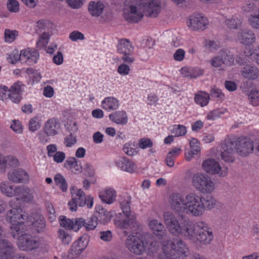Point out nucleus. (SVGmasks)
<instances>
[{
  "mask_svg": "<svg viewBox=\"0 0 259 259\" xmlns=\"http://www.w3.org/2000/svg\"><path fill=\"white\" fill-rule=\"evenodd\" d=\"M163 219L168 231L174 235L204 245L209 244L213 240L211 229L203 222L193 224L187 219L175 217L170 212H164Z\"/></svg>",
  "mask_w": 259,
  "mask_h": 259,
  "instance_id": "obj_1",
  "label": "nucleus"
},
{
  "mask_svg": "<svg viewBox=\"0 0 259 259\" xmlns=\"http://www.w3.org/2000/svg\"><path fill=\"white\" fill-rule=\"evenodd\" d=\"M217 200L212 196L203 198L197 194L191 192L185 196L179 193L172 194L169 200L171 208L179 213L191 217L202 216L205 210H211L215 207Z\"/></svg>",
  "mask_w": 259,
  "mask_h": 259,
  "instance_id": "obj_2",
  "label": "nucleus"
},
{
  "mask_svg": "<svg viewBox=\"0 0 259 259\" xmlns=\"http://www.w3.org/2000/svg\"><path fill=\"white\" fill-rule=\"evenodd\" d=\"M12 208L6 214L7 221L11 224V233L13 238L17 239L19 247L22 250H28L32 244L31 236L27 234V228L24 221L28 219L27 214L20 208L14 207L12 201L9 202Z\"/></svg>",
  "mask_w": 259,
  "mask_h": 259,
  "instance_id": "obj_3",
  "label": "nucleus"
},
{
  "mask_svg": "<svg viewBox=\"0 0 259 259\" xmlns=\"http://www.w3.org/2000/svg\"><path fill=\"white\" fill-rule=\"evenodd\" d=\"M163 0H125L124 18L128 21L138 22L144 15L156 17L160 12Z\"/></svg>",
  "mask_w": 259,
  "mask_h": 259,
  "instance_id": "obj_4",
  "label": "nucleus"
},
{
  "mask_svg": "<svg viewBox=\"0 0 259 259\" xmlns=\"http://www.w3.org/2000/svg\"><path fill=\"white\" fill-rule=\"evenodd\" d=\"M236 147L237 152L242 156H246L251 153L253 149L252 141L248 138H240L234 144L232 141H228L222 146L221 157L226 162L234 161L233 154Z\"/></svg>",
  "mask_w": 259,
  "mask_h": 259,
  "instance_id": "obj_5",
  "label": "nucleus"
},
{
  "mask_svg": "<svg viewBox=\"0 0 259 259\" xmlns=\"http://www.w3.org/2000/svg\"><path fill=\"white\" fill-rule=\"evenodd\" d=\"M131 198L128 196L123 198L120 201V206L124 216V219L117 217L114 220L115 225L120 229L133 228L138 226L137 215L131 210Z\"/></svg>",
  "mask_w": 259,
  "mask_h": 259,
  "instance_id": "obj_6",
  "label": "nucleus"
},
{
  "mask_svg": "<svg viewBox=\"0 0 259 259\" xmlns=\"http://www.w3.org/2000/svg\"><path fill=\"white\" fill-rule=\"evenodd\" d=\"M0 190L5 195L9 197H15L17 200L23 202H29L32 198L31 190L25 187L16 186L14 187L8 182H3L0 184Z\"/></svg>",
  "mask_w": 259,
  "mask_h": 259,
  "instance_id": "obj_7",
  "label": "nucleus"
},
{
  "mask_svg": "<svg viewBox=\"0 0 259 259\" xmlns=\"http://www.w3.org/2000/svg\"><path fill=\"white\" fill-rule=\"evenodd\" d=\"M71 195V200L68 203L70 210L75 211L77 206H84L87 205L88 208H91L93 206L94 198L91 195L86 196L85 193L81 189L75 186H72L70 188Z\"/></svg>",
  "mask_w": 259,
  "mask_h": 259,
  "instance_id": "obj_8",
  "label": "nucleus"
},
{
  "mask_svg": "<svg viewBox=\"0 0 259 259\" xmlns=\"http://www.w3.org/2000/svg\"><path fill=\"white\" fill-rule=\"evenodd\" d=\"M192 184L196 190L204 194H212L217 188L215 183L203 172H197L193 175Z\"/></svg>",
  "mask_w": 259,
  "mask_h": 259,
  "instance_id": "obj_9",
  "label": "nucleus"
},
{
  "mask_svg": "<svg viewBox=\"0 0 259 259\" xmlns=\"http://www.w3.org/2000/svg\"><path fill=\"white\" fill-rule=\"evenodd\" d=\"M125 245L131 252L140 255L147 250L152 251L156 250L159 243L152 242L148 245L143 238H140L137 236L130 235L125 240Z\"/></svg>",
  "mask_w": 259,
  "mask_h": 259,
  "instance_id": "obj_10",
  "label": "nucleus"
},
{
  "mask_svg": "<svg viewBox=\"0 0 259 259\" xmlns=\"http://www.w3.org/2000/svg\"><path fill=\"white\" fill-rule=\"evenodd\" d=\"M202 168L205 172L211 175L225 177L228 174L227 168L221 166L219 162L214 159L208 158L203 161Z\"/></svg>",
  "mask_w": 259,
  "mask_h": 259,
  "instance_id": "obj_11",
  "label": "nucleus"
},
{
  "mask_svg": "<svg viewBox=\"0 0 259 259\" xmlns=\"http://www.w3.org/2000/svg\"><path fill=\"white\" fill-rule=\"evenodd\" d=\"M234 59L233 55L227 50L221 51L217 55L213 57L209 61L210 65L219 70L223 69V64L231 65L233 64Z\"/></svg>",
  "mask_w": 259,
  "mask_h": 259,
  "instance_id": "obj_12",
  "label": "nucleus"
},
{
  "mask_svg": "<svg viewBox=\"0 0 259 259\" xmlns=\"http://www.w3.org/2000/svg\"><path fill=\"white\" fill-rule=\"evenodd\" d=\"M186 23L192 30H203L208 25L207 18L202 14H194L189 16Z\"/></svg>",
  "mask_w": 259,
  "mask_h": 259,
  "instance_id": "obj_13",
  "label": "nucleus"
},
{
  "mask_svg": "<svg viewBox=\"0 0 259 259\" xmlns=\"http://www.w3.org/2000/svg\"><path fill=\"white\" fill-rule=\"evenodd\" d=\"M0 228V259H26L24 257L14 255V249L12 244L2 239Z\"/></svg>",
  "mask_w": 259,
  "mask_h": 259,
  "instance_id": "obj_14",
  "label": "nucleus"
},
{
  "mask_svg": "<svg viewBox=\"0 0 259 259\" xmlns=\"http://www.w3.org/2000/svg\"><path fill=\"white\" fill-rule=\"evenodd\" d=\"M8 179L11 182L17 184H27L30 181V176L26 170L17 168L10 170L8 173Z\"/></svg>",
  "mask_w": 259,
  "mask_h": 259,
  "instance_id": "obj_15",
  "label": "nucleus"
},
{
  "mask_svg": "<svg viewBox=\"0 0 259 259\" xmlns=\"http://www.w3.org/2000/svg\"><path fill=\"white\" fill-rule=\"evenodd\" d=\"M114 164L118 169L130 174L135 173L137 170L136 164L125 157H117L114 160Z\"/></svg>",
  "mask_w": 259,
  "mask_h": 259,
  "instance_id": "obj_16",
  "label": "nucleus"
},
{
  "mask_svg": "<svg viewBox=\"0 0 259 259\" xmlns=\"http://www.w3.org/2000/svg\"><path fill=\"white\" fill-rule=\"evenodd\" d=\"M88 244V240L85 237H80L73 243L69 250L68 257L73 258L80 254L85 249Z\"/></svg>",
  "mask_w": 259,
  "mask_h": 259,
  "instance_id": "obj_17",
  "label": "nucleus"
},
{
  "mask_svg": "<svg viewBox=\"0 0 259 259\" xmlns=\"http://www.w3.org/2000/svg\"><path fill=\"white\" fill-rule=\"evenodd\" d=\"M61 131V123L56 118L48 119L45 124L44 132L49 136L57 135Z\"/></svg>",
  "mask_w": 259,
  "mask_h": 259,
  "instance_id": "obj_18",
  "label": "nucleus"
},
{
  "mask_svg": "<svg viewBox=\"0 0 259 259\" xmlns=\"http://www.w3.org/2000/svg\"><path fill=\"white\" fill-rule=\"evenodd\" d=\"M99 197L105 203L111 204L115 201L117 192L114 188L106 187L99 192Z\"/></svg>",
  "mask_w": 259,
  "mask_h": 259,
  "instance_id": "obj_19",
  "label": "nucleus"
},
{
  "mask_svg": "<svg viewBox=\"0 0 259 259\" xmlns=\"http://www.w3.org/2000/svg\"><path fill=\"white\" fill-rule=\"evenodd\" d=\"M95 209L96 217L101 224H105L109 223L114 214V211H109L100 205H97Z\"/></svg>",
  "mask_w": 259,
  "mask_h": 259,
  "instance_id": "obj_20",
  "label": "nucleus"
},
{
  "mask_svg": "<svg viewBox=\"0 0 259 259\" xmlns=\"http://www.w3.org/2000/svg\"><path fill=\"white\" fill-rule=\"evenodd\" d=\"M120 106L119 100L113 96L105 97L101 103V107L104 110L110 112L117 110Z\"/></svg>",
  "mask_w": 259,
  "mask_h": 259,
  "instance_id": "obj_21",
  "label": "nucleus"
},
{
  "mask_svg": "<svg viewBox=\"0 0 259 259\" xmlns=\"http://www.w3.org/2000/svg\"><path fill=\"white\" fill-rule=\"evenodd\" d=\"M254 33L250 30H242L237 34V39L245 45H250L255 41Z\"/></svg>",
  "mask_w": 259,
  "mask_h": 259,
  "instance_id": "obj_22",
  "label": "nucleus"
},
{
  "mask_svg": "<svg viewBox=\"0 0 259 259\" xmlns=\"http://www.w3.org/2000/svg\"><path fill=\"white\" fill-rule=\"evenodd\" d=\"M19 165V161L13 155L3 156L0 154V169L5 171L9 167H17Z\"/></svg>",
  "mask_w": 259,
  "mask_h": 259,
  "instance_id": "obj_23",
  "label": "nucleus"
},
{
  "mask_svg": "<svg viewBox=\"0 0 259 259\" xmlns=\"http://www.w3.org/2000/svg\"><path fill=\"white\" fill-rule=\"evenodd\" d=\"M64 167L75 174H78L82 171V166L79 161L74 157L67 158L64 163Z\"/></svg>",
  "mask_w": 259,
  "mask_h": 259,
  "instance_id": "obj_24",
  "label": "nucleus"
},
{
  "mask_svg": "<svg viewBox=\"0 0 259 259\" xmlns=\"http://www.w3.org/2000/svg\"><path fill=\"white\" fill-rule=\"evenodd\" d=\"M109 119L113 122L121 125L126 124L128 122V116L124 110H118L109 115Z\"/></svg>",
  "mask_w": 259,
  "mask_h": 259,
  "instance_id": "obj_25",
  "label": "nucleus"
},
{
  "mask_svg": "<svg viewBox=\"0 0 259 259\" xmlns=\"http://www.w3.org/2000/svg\"><path fill=\"white\" fill-rule=\"evenodd\" d=\"M190 150L186 151L185 157L187 161H190L194 155L198 154L200 151L199 142L195 138H192L189 141Z\"/></svg>",
  "mask_w": 259,
  "mask_h": 259,
  "instance_id": "obj_26",
  "label": "nucleus"
},
{
  "mask_svg": "<svg viewBox=\"0 0 259 259\" xmlns=\"http://www.w3.org/2000/svg\"><path fill=\"white\" fill-rule=\"evenodd\" d=\"M46 225V221L40 212H33V232H42L45 229Z\"/></svg>",
  "mask_w": 259,
  "mask_h": 259,
  "instance_id": "obj_27",
  "label": "nucleus"
},
{
  "mask_svg": "<svg viewBox=\"0 0 259 259\" xmlns=\"http://www.w3.org/2000/svg\"><path fill=\"white\" fill-rule=\"evenodd\" d=\"M24 89V85L21 82H17L11 85L9 89L11 95V101L18 103L21 100L20 93Z\"/></svg>",
  "mask_w": 259,
  "mask_h": 259,
  "instance_id": "obj_28",
  "label": "nucleus"
},
{
  "mask_svg": "<svg viewBox=\"0 0 259 259\" xmlns=\"http://www.w3.org/2000/svg\"><path fill=\"white\" fill-rule=\"evenodd\" d=\"M105 8V5L103 2L93 1L90 3L88 10L92 16L98 17L102 14Z\"/></svg>",
  "mask_w": 259,
  "mask_h": 259,
  "instance_id": "obj_29",
  "label": "nucleus"
},
{
  "mask_svg": "<svg viewBox=\"0 0 259 259\" xmlns=\"http://www.w3.org/2000/svg\"><path fill=\"white\" fill-rule=\"evenodd\" d=\"M181 152V147H174L169 151L165 160V163L168 167H172L174 166L175 160Z\"/></svg>",
  "mask_w": 259,
  "mask_h": 259,
  "instance_id": "obj_30",
  "label": "nucleus"
},
{
  "mask_svg": "<svg viewBox=\"0 0 259 259\" xmlns=\"http://www.w3.org/2000/svg\"><path fill=\"white\" fill-rule=\"evenodd\" d=\"M134 48L130 41L122 39L119 41L117 45L118 52L121 54H130L133 52Z\"/></svg>",
  "mask_w": 259,
  "mask_h": 259,
  "instance_id": "obj_31",
  "label": "nucleus"
},
{
  "mask_svg": "<svg viewBox=\"0 0 259 259\" xmlns=\"http://www.w3.org/2000/svg\"><path fill=\"white\" fill-rule=\"evenodd\" d=\"M259 74L258 69L255 67L247 66L245 67L242 71V75L248 79H255Z\"/></svg>",
  "mask_w": 259,
  "mask_h": 259,
  "instance_id": "obj_32",
  "label": "nucleus"
},
{
  "mask_svg": "<svg viewBox=\"0 0 259 259\" xmlns=\"http://www.w3.org/2000/svg\"><path fill=\"white\" fill-rule=\"evenodd\" d=\"M194 100L196 103L201 107L207 105L209 102V96L204 92H199L194 97Z\"/></svg>",
  "mask_w": 259,
  "mask_h": 259,
  "instance_id": "obj_33",
  "label": "nucleus"
},
{
  "mask_svg": "<svg viewBox=\"0 0 259 259\" xmlns=\"http://www.w3.org/2000/svg\"><path fill=\"white\" fill-rule=\"evenodd\" d=\"M56 185L58 187L62 192H66L68 189V184L65 177L60 173L56 174L54 177Z\"/></svg>",
  "mask_w": 259,
  "mask_h": 259,
  "instance_id": "obj_34",
  "label": "nucleus"
},
{
  "mask_svg": "<svg viewBox=\"0 0 259 259\" xmlns=\"http://www.w3.org/2000/svg\"><path fill=\"white\" fill-rule=\"evenodd\" d=\"M19 35V32L14 29L7 28L4 31V40L7 44L13 42Z\"/></svg>",
  "mask_w": 259,
  "mask_h": 259,
  "instance_id": "obj_35",
  "label": "nucleus"
},
{
  "mask_svg": "<svg viewBox=\"0 0 259 259\" xmlns=\"http://www.w3.org/2000/svg\"><path fill=\"white\" fill-rule=\"evenodd\" d=\"M123 152L127 155L133 156L138 153V148L135 142L130 141L125 143L123 147Z\"/></svg>",
  "mask_w": 259,
  "mask_h": 259,
  "instance_id": "obj_36",
  "label": "nucleus"
},
{
  "mask_svg": "<svg viewBox=\"0 0 259 259\" xmlns=\"http://www.w3.org/2000/svg\"><path fill=\"white\" fill-rule=\"evenodd\" d=\"M19 58L23 63L30 64L32 62V52L30 48H27L21 51Z\"/></svg>",
  "mask_w": 259,
  "mask_h": 259,
  "instance_id": "obj_37",
  "label": "nucleus"
},
{
  "mask_svg": "<svg viewBox=\"0 0 259 259\" xmlns=\"http://www.w3.org/2000/svg\"><path fill=\"white\" fill-rule=\"evenodd\" d=\"M225 22L230 28L236 29L240 26L242 23V19L239 16H234L232 17L227 18Z\"/></svg>",
  "mask_w": 259,
  "mask_h": 259,
  "instance_id": "obj_38",
  "label": "nucleus"
},
{
  "mask_svg": "<svg viewBox=\"0 0 259 259\" xmlns=\"http://www.w3.org/2000/svg\"><path fill=\"white\" fill-rule=\"evenodd\" d=\"M170 131L175 137H180L186 134L187 128L183 125L176 124L171 127Z\"/></svg>",
  "mask_w": 259,
  "mask_h": 259,
  "instance_id": "obj_39",
  "label": "nucleus"
},
{
  "mask_svg": "<svg viewBox=\"0 0 259 259\" xmlns=\"http://www.w3.org/2000/svg\"><path fill=\"white\" fill-rule=\"evenodd\" d=\"M58 237L61 242L64 244H69L72 240L71 235L68 234L67 232L62 229L58 230Z\"/></svg>",
  "mask_w": 259,
  "mask_h": 259,
  "instance_id": "obj_40",
  "label": "nucleus"
},
{
  "mask_svg": "<svg viewBox=\"0 0 259 259\" xmlns=\"http://www.w3.org/2000/svg\"><path fill=\"white\" fill-rule=\"evenodd\" d=\"M248 22L252 28L259 29V9L250 15L248 18Z\"/></svg>",
  "mask_w": 259,
  "mask_h": 259,
  "instance_id": "obj_41",
  "label": "nucleus"
},
{
  "mask_svg": "<svg viewBox=\"0 0 259 259\" xmlns=\"http://www.w3.org/2000/svg\"><path fill=\"white\" fill-rule=\"evenodd\" d=\"M51 34L48 32L43 33L39 37L36 46L39 48L45 47L48 44Z\"/></svg>",
  "mask_w": 259,
  "mask_h": 259,
  "instance_id": "obj_42",
  "label": "nucleus"
},
{
  "mask_svg": "<svg viewBox=\"0 0 259 259\" xmlns=\"http://www.w3.org/2000/svg\"><path fill=\"white\" fill-rule=\"evenodd\" d=\"M59 223L61 227L69 230H73V220L62 215L59 217Z\"/></svg>",
  "mask_w": 259,
  "mask_h": 259,
  "instance_id": "obj_43",
  "label": "nucleus"
},
{
  "mask_svg": "<svg viewBox=\"0 0 259 259\" xmlns=\"http://www.w3.org/2000/svg\"><path fill=\"white\" fill-rule=\"evenodd\" d=\"M11 100V95L9 89L5 85H0V100L6 101L8 99Z\"/></svg>",
  "mask_w": 259,
  "mask_h": 259,
  "instance_id": "obj_44",
  "label": "nucleus"
},
{
  "mask_svg": "<svg viewBox=\"0 0 259 259\" xmlns=\"http://www.w3.org/2000/svg\"><path fill=\"white\" fill-rule=\"evenodd\" d=\"M82 170H83L84 174L88 177L92 178L95 174V169L94 166L89 163L84 165Z\"/></svg>",
  "mask_w": 259,
  "mask_h": 259,
  "instance_id": "obj_45",
  "label": "nucleus"
},
{
  "mask_svg": "<svg viewBox=\"0 0 259 259\" xmlns=\"http://www.w3.org/2000/svg\"><path fill=\"white\" fill-rule=\"evenodd\" d=\"M101 240L106 242H110L113 239V233L110 230L101 231L99 233Z\"/></svg>",
  "mask_w": 259,
  "mask_h": 259,
  "instance_id": "obj_46",
  "label": "nucleus"
},
{
  "mask_svg": "<svg viewBox=\"0 0 259 259\" xmlns=\"http://www.w3.org/2000/svg\"><path fill=\"white\" fill-rule=\"evenodd\" d=\"M249 100L251 104L254 106L259 104L258 92L256 90H252L248 96Z\"/></svg>",
  "mask_w": 259,
  "mask_h": 259,
  "instance_id": "obj_47",
  "label": "nucleus"
},
{
  "mask_svg": "<svg viewBox=\"0 0 259 259\" xmlns=\"http://www.w3.org/2000/svg\"><path fill=\"white\" fill-rule=\"evenodd\" d=\"M152 141L149 138H143L139 140L138 142L139 147L142 149L151 148L153 146Z\"/></svg>",
  "mask_w": 259,
  "mask_h": 259,
  "instance_id": "obj_48",
  "label": "nucleus"
},
{
  "mask_svg": "<svg viewBox=\"0 0 259 259\" xmlns=\"http://www.w3.org/2000/svg\"><path fill=\"white\" fill-rule=\"evenodd\" d=\"M7 6L8 9L11 12L17 13L19 10V4L16 0H8Z\"/></svg>",
  "mask_w": 259,
  "mask_h": 259,
  "instance_id": "obj_49",
  "label": "nucleus"
},
{
  "mask_svg": "<svg viewBox=\"0 0 259 259\" xmlns=\"http://www.w3.org/2000/svg\"><path fill=\"white\" fill-rule=\"evenodd\" d=\"M69 38L72 41L75 42L79 40H83L85 38L83 34L77 30H74L71 32L69 34Z\"/></svg>",
  "mask_w": 259,
  "mask_h": 259,
  "instance_id": "obj_50",
  "label": "nucleus"
},
{
  "mask_svg": "<svg viewBox=\"0 0 259 259\" xmlns=\"http://www.w3.org/2000/svg\"><path fill=\"white\" fill-rule=\"evenodd\" d=\"M97 224L96 217H92L85 222L84 227L87 230H93L96 228Z\"/></svg>",
  "mask_w": 259,
  "mask_h": 259,
  "instance_id": "obj_51",
  "label": "nucleus"
},
{
  "mask_svg": "<svg viewBox=\"0 0 259 259\" xmlns=\"http://www.w3.org/2000/svg\"><path fill=\"white\" fill-rule=\"evenodd\" d=\"M186 52L183 49H178L173 54L174 59L178 62L182 61L185 57Z\"/></svg>",
  "mask_w": 259,
  "mask_h": 259,
  "instance_id": "obj_52",
  "label": "nucleus"
},
{
  "mask_svg": "<svg viewBox=\"0 0 259 259\" xmlns=\"http://www.w3.org/2000/svg\"><path fill=\"white\" fill-rule=\"evenodd\" d=\"M52 61L57 65L59 66L62 65L64 62V56L63 53L60 51L57 52L53 56Z\"/></svg>",
  "mask_w": 259,
  "mask_h": 259,
  "instance_id": "obj_53",
  "label": "nucleus"
},
{
  "mask_svg": "<svg viewBox=\"0 0 259 259\" xmlns=\"http://www.w3.org/2000/svg\"><path fill=\"white\" fill-rule=\"evenodd\" d=\"M130 67L128 65L122 63L118 67L117 72L121 75L125 76L130 73Z\"/></svg>",
  "mask_w": 259,
  "mask_h": 259,
  "instance_id": "obj_54",
  "label": "nucleus"
},
{
  "mask_svg": "<svg viewBox=\"0 0 259 259\" xmlns=\"http://www.w3.org/2000/svg\"><path fill=\"white\" fill-rule=\"evenodd\" d=\"M11 128L14 132L17 134H21L23 131L21 123L17 120H14L12 121Z\"/></svg>",
  "mask_w": 259,
  "mask_h": 259,
  "instance_id": "obj_55",
  "label": "nucleus"
},
{
  "mask_svg": "<svg viewBox=\"0 0 259 259\" xmlns=\"http://www.w3.org/2000/svg\"><path fill=\"white\" fill-rule=\"evenodd\" d=\"M43 118V115L41 114H37L33 118V131L40 127Z\"/></svg>",
  "mask_w": 259,
  "mask_h": 259,
  "instance_id": "obj_56",
  "label": "nucleus"
},
{
  "mask_svg": "<svg viewBox=\"0 0 259 259\" xmlns=\"http://www.w3.org/2000/svg\"><path fill=\"white\" fill-rule=\"evenodd\" d=\"M20 60L19 55L17 52H13L8 54L7 60L9 63L13 64H16Z\"/></svg>",
  "mask_w": 259,
  "mask_h": 259,
  "instance_id": "obj_57",
  "label": "nucleus"
},
{
  "mask_svg": "<svg viewBox=\"0 0 259 259\" xmlns=\"http://www.w3.org/2000/svg\"><path fill=\"white\" fill-rule=\"evenodd\" d=\"M47 211L49 214V218L50 222H54L56 219L55 209L51 203H48L47 205Z\"/></svg>",
  "mask_w": 259,
  "mask_h": 259,
  "instance_id": "obj_58",
  "label": "nucleus"
},
{
  "mask_svg": "<svg viewBox=\"0 0 259 259\" xmlns=\"http://www.w3.org/2000/svg\"><path fill=\"white\" fill-rule=\"evenodd\" d=\"M85 220L82 218H78L73 220V230L77 231L82 226H84Z\"/></svg>",
  "mask_w": 259,
  "mask_h": 259,
  "instance_id": "obj_59",
  "label": "nucleus"
},
{
  "mask_svg": "<svg viewBox=\"0 0 259 259\" xmlns=\"http://www.w3.org/2000/svg\"><path fill=\"white\" fill-rule=\"evenodd\" d=\"M52 157L55 162L60 163H62L64 160L66 155L65 153L61 151H58Z\"/></svg>",
  "mask_w": 259,
  "mask_h": 259,
  "instance_id": "obj_60",
  "label": "nucleus"
},
{
  "mask_svg": "<svg viewBox=\"0 0 259 259\" xmlns=\"http://www.w3.org/2000/svg\"><path fill=\"white\" fill-rule=\"evenodd\" d=\"M55 94L54 89L50 85H48L44 88L43 95L47 98H52Z\"/></svg>",
  "mask_w": 259,
  "mask_h": 259,
  "instance_id": "obj_61",
  "label": "nucleus"
},
{
  "mask_svg": "<svg viewBox=\"0 0 259 259\" xmlns=\"http://www.w3.org/2000/svg\"><path fill=\"white\" fill-rule=\"evenodd\" d=\"M47 154L49 157H52L56 152L57 148L55 144H50L47 147Z\"/></svg>",
  "mask_w": 259,
  "mask_h": 259,
  "instance_id": "obj_62",
  "label": "nucleus"
},
{
  "mask_svg": "<svg viewBox=\"0 0 259 259\" xmlns=\"http://www.w3.org/2000/svg\"><path fill=\"white\" fill-rule=\"evenodd\" d=\"M76 142V138L72 134L69 135L65 139V144L67 147H71Z\"/></svg>",
  "mask_w": 259,
  "mask_h": 259,
  "instance_id": "obj_63",
  "label": "nucleus"
},
{
  "mask_svg": "<svg viewBox=\"0 0 259 259\" xmlns=\"http://www.w3.org/2000/svg\"><path fill=\"white\" fill-rule=\"evenodd\" d=\"M253 55V57L256 62L259 65V46L254 50L253 53H251L249 51L245 54L246 56H250Z\"/></svg>",
  "mask_w": 259,
  "mask_h": 259,
  "instance_id": "obj_64",
  "label": "nucleus"
}]
</instances>
